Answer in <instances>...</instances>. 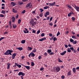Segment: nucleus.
<instances>
[{
	"mask_svg": "<svg viewBox=\"0 0 79 79\" xmlns=\"http://www.w3.org/2000/svg\"><path fill=\"white\" fill-rule=\"evenodd\" d=\"M1 13L5 14V13H6V12L5 11V10H2L1 11Z\"/></svg>",
	"mask_w": 79,
	"mask_h": 79,
	"instance_id": "obj_23",
	"label": "nucleus"
},
{
	"mask_svg": "<svg viewBox=\"0 0 79 79\" xmlns=\"http://www.w3.org/2000/svg\"><path fill=\"white\" fill-rule=\"evenodd\" d=\"M46 40V39L45 38H41V39H39V41L42 42V41H43V40Z\"/></svg>",
	"mask_w": 79,
	"mask_h": 79,
	"instance_id": "obj_16",
	"label": "nucleus"
},
{
	"mask_svg": "<svg viewBox=\"0 0 79 79\" xmlns=\"http://www.w3.org/2000/svg\"><path fill=\"white\" fill-rule=\"evenodd\" d=\"M16 56V53H14L12 55V59H15V56Z\"/></svg>",
	"mask_w": 79,
	"mask_h": 79,
	"instance_id": "obj_8",
	"label": "nucleus"
},
{
	"mask_svg": "<svg viewBox=\"0 0 79 79\" xmlns=\"http://www.w3.org/2000/svg\"><path fill=\"white\" fill-rule=\"evenodd\" d=\"M36 11V10H35L34 11H32V13H33V14H35V11Z\"/></svg>",
	"mask_w": 79,
	"mask_h": 79,
	"instance_id": "obj_47",
	"label": "nucleus"
},
{
	"mask_svg": "<svg viewBox=\"0 0 79 79\" xmlns=\"http://www.w3.org/2000/svg\"><path fill=\"white\" fill-rule=\"evenodd\" d=\"M70 49L72 50V51L74 53H76L77 51L76 49H74L73 47H71L70 48Z\"/></svg>",
	"mask_w": 79,
	"mask_h": 79,
	"instance_id": "obj_3",
	"label": "nucleus"
},
{
	"mask_svg": "<svg viewBox=\"0 0 79 79\" xmlns=\"http://www.w3.org/2000/svg\"><path fill=\"white\" fill-rule=\"evenodd\" d=\"M70 42L71 43H73L74 42V40L72 38H70Z\"/></svg>",
	"mask_w": 79,
	"mask_h": 79,
	"instance_id": "obj_33",
	"label": "nucleus"
},
{
	"mask_svg": "<svg viewBox=\"0 0 79 79\" xmlns=\"http://www.w3.org/2000/svg\"><path fill=\"white\" fill-rule=\"evenodd\" d=\"M72 38H73V39H76V36L75 35H73L72 37Z\"/></svg>",
	"mask_w": 79,
	"mask_h": 79,
	"instance_id": "obj_31",
	"label": "nucleus"
},
{
	"mask_svg": "<svg viewBox=\"0 0 79 79\" xmlns=\"http://www.w3.org/2000/svg\"><path fill=\"white\" fill-rule=\"evenodd\" d=\"M46 15H50V13L48 11L47 12H46Z\"/></svg>",
	"mask_w": 79,
	"mask_h": 79,
	"instance_id": "obj_40",
	"label": "nucleus"
},
{
	"mask_svg": "<svg viewBox=\"0 0 79 79\" xmlns=\"http://www.w3.org/2000/svg\"><path fill=\"white\" fill-rule=\"evenodd\" d=\"M64 75H62V76H61V78L62 79H64Z\"/></svg>",
	"mask_w": 79,
	"mask_h": 79,
	"instance_id": "obj_60",
	"label": "nucleus"
},
{
	"mask_svg": "<svg viewBox=\"0 0 79 79\" xmlns=\"http://www.w3.org/2000/svg\"><path fill=\"white\" fill-rule=\"evenodd\" d=\"M73 72L74 73L76 74V69L75 68H74V67L73 68Z\"/></svg>",
	"mask_w": 79,
	"mask_h": 79,
	"instance_id": "obj_15",
	"label": "nucleus"
},
{
	"mask_svg": "<svg viewBox=\"0 0 79 79\" xmlns=\"http://www.w3.org/2000/svg\"><path fill=\"white\" fill-rule=\"evenodd\" d=\"M31 57H34V56H35V54L33 53V52H31Z\"/></svg>",
	"mask_w": 79,
	"mask_h": 79,
	"instance_id": "obj_17",
	"label": "nucleus"
},
{
	"mask_svg": "<svg viewBox=\"0 0 79 79\" xmlns=\"http://www.w3.org/2000/svg\"><path fill=\"white\" fill-rule=\"evenodd\" d=\"M56 3V2H54L52 3H50V5L51 6H55V4Z\"/></svg>",
	"mask_w": 79,
	"mask_h": 79,
	"instance_id": "obj_10",
	"label": "nucleus"
},
{
	"mask_svg": "<svg viewBox=\"0 0 79 79\" xmlns=\"http://www.w3.org/2000/svg\"><path fill=\"white\" fill-rule=\"evenodd\" d=\"M9 51H10V53L11 55H12V54H11V53L13 52V50H9Z\"/></svg>",
	"mask_w": 79,
	"mask_h": 79,
	"instance_id": "obj_45",
	"label": "nucleus"
},
{
	"mask_svg": "<svg viewBox=\"0 0 79 79\" xmlns=\"http://www.w3.org/2000/svg\"><path fill=\"white\" fill-rule=\"evenodd\" d=\"M8 31H6V32H5L4 33V34H8Z\"/></svg>",
	"mask_w": 79,
	"mask_h": 79,
	"instance_id": "obj_57",
	"label": "nucleus"
},
{
	"mask_svg": "<svg viewBox=\"0 0 79 79\" xmlns=\"http://www.w3.org/2000/svg\"><path fill=\"white\" fill-rule=\"evenodd\" d=\"M25 42H26V40H22L21 42L22 44H25Z\"/></svg>",
	"mask_w": 79,
	"mask_h": 79,
	"instance_id": "obj_26",
	"label": "nucleus"
},
{
	"mask_svg": "<svg viewBox=\"0 0 79 79\" xmlns=\"http://www.w3.org/2000/svg\"><path fill=\"white\" fill-rule=\"evenodd\" d=\"M39 16H40V17H42V16H43V13H40Z\"/></svg>",
	"mask_w": 79,
	"mask_h": 79,
	"instance_id": "obj_36",
	"label": "nucleus"
},
{
	"mask_svg": "<svg viewBox=\"0 0 79 79\" xmlns=\"http://www.w3.org/2000/svg\"><path fill=\"white\" fill-rule=\"evenodd\" d=\"M25 68H26L28 70L30 69V67L29 66H26V65L24 66Z\"/></svg>",
	"mask_w": 79,
	"mask_h": 79,
	"instance_id": "obj_11",
	"label": "nucleus"
},
{
	"mask_svg": "<svg viewBox=\"0 0 79 79\" xmlns=\"http://www.w3.org/2000/svg\"><path fill=\"white\" fill-rule=\"evenodd\" d=\"M4 17V15L3 14H0V18H3Z\"/></svg>",
	"mask_w": 79,
	"mask_h": 79,
	"instance_id": "obj_35",
	"label": "nucleus"
},
{
	"mask_svg": "<svg viewBox=\"0 0 79 79\" xmlns=\"http://www.w3.org/2000/svg\"><path fill=\"white\" fill-rule=\"evenodd\" d=\"M44 10H46V9H47V8H48V7H47V6H46V7H44Z\"/></svg>",
	"mask_w": 79,
	"mask_h": 79,
	"instance_id": "obj_53",
	"label": "nucleus"
},
{
	"mask_svg": "<svg viewBox=\"0 0 79 79\" xmlns=\"http://www.w3.org/2000/svg\"><path fill=\"white\" fill-rule=\"evenodd\" d=\"M21 20L20 19H19L18 20V24H20V23H21Z\"/></svg>",
	"mask_w": 79,
	"mask_h": 79,
	"instance_id": "obj_37",
	"label": "nucleus"
},
{
	"mask_svg": "<svg viewBox=\"0 0 79 79\" xmlns=\"http://www.w3.org/2000/svg\"><path fill=\"white\" fill-rule=\"evenodd\" d=\"M66 6L69 8V9H71L72 8V7L71 6H70L69 5V4H67L66 5Z\"/></svg>",
	"mask_w": 79,
	"mask_h": 79,
	"instance_id": "obj_25",
	"label": "nucleus"
},
{
	"mask_svg": "<svg viewBox=\"0 0 79 79\" xmlns=\"http://www.w3.org/2000/svg\"><path fill=\"white\" fill-rule=\"evenodd\" d=\"M54 54V52H50V55H53Z\"/></svg>",
	"mask_w": 79,
	"mask_h": 79,
	"instance_id": "obj_52",
	"label": "nucleus"
},
{
	"mask_svg": "<svg viewBox=\"0 0 79 79\" xmlns=\"http://www.w3.org/2000/svg\"><path fill=\"white\" fill-rule=\"evenodd\" d=\"M40 30L38 31H37V34H39L40 33Z\"/></svg>",
	"mask_w": 79,
	"mask_h": 79,
	"instance_id": "obj_49",
	"label": "nucleus"
},
{
	"mask_svg": "<svg viewBox=\"0 0 79 79\" xmlns=\"http://www.w3.org/2000/svg\"><path fill=\"white\" fill-rule=\"evenodd\" d=\"M72 15V13L70 12L69 14H68V16L69 17H70Z\"/></svg>",
	"mask_w": 79,
	"mask_h": 79,
	"instance_id": "obj_34",
	"label": "nucleus"
},
{
	"mask_svg": "<svg viewBox=\"0 0 79 79\" xmlns=\"http://www.w3.org/2000/svg\"><path fill=\"white\" fill-rule=\"evenodd\" d=\"M4 55H11L10 50H8L6 51L5 53H4Z\"/></svg>",
	"mask_w": 79,
	"mask_h": 79,
	"instance_id": "obj_2",
	"label": "nucleus"
},
{
	"mask_svg": "<svg viewBox=\"0 0 79 79\" xmlns=\"http://www.w3.org/2000/svg\"><path fill=\"white\" fill-rule=\"evenodd\" d=\"M40 12L41 13H42V12H43L44 11V10H43L42 9L40 8Z\"/></svg>",
	"mask_w": 79,
	"mask_h": 79,
	"instance_id": "obj_39",
	"label": "nucleus"
},
{
	"mask_svg": "<svg viewBox=\"0 0 79 79\" xmlns=\"http://www.w3.org/2000/svg\"><path fill=\"white\" fill-rule=\"evenodd\" d=\"M45 36V34L44 33H42L41 34V37H44V36Z\"/></svg>",
	"mask_w": 79,
	"mask_h": 79,
	"instance_id": "obj_43",
	"label": "nucleus"
},
{
	"mask_svg": "<svg viewBox=\"0 0 79 79\" xmlns=\"http://www.w3.org/2000/svg\"><path fill=\"white\" fill-rule=\"evenodd\" d=\"M58 61L59 62H60V63L63 62V61L61 60H60V58H58Z\"/></svg>",
	"mask_w": 79,
	"mask_h": 79,
	"instance_id": "obj_30",
	"label": "nucleus"
},
{
	"mask_svg": "<svg viewBox=\"0 0 79 79\" xmlns=\"http://www.w3.org/2000/svg\"><path fill=\"white\" fill-rule=\"evenodd\" d=\"M32 50V47H28L27 50L28 51H31V50Z\"/></svg>",
	"mask_w": 79,
	"mask_h": 79,
	"instance_id": "obj_13",
	"label": "nucleus"
},
{
	"mask_svg": "<svg viewBox=\"0 0 79 79\" xmlns=\"http://www.w3.org/2000/svg\"><path fill=\"white\" fill-rule=\"evenodd\" d=\"M15 21V17H13L12 18V23H14Z\"/></svg>",
	"mask_w": 79,
	"mask_h": 79,
	"instance_id": "obj_12",
	"label": "nucleus"
},
{
	"mask_svg": "<svg viewBox=\"0 0 79 79\" xmlns=\"http://www.w3.org/2000/svg\"><path fill=\"white\" fill-rule=\"evenodd\" d=\"M13 28H16L17 27V25L16 24H13Z\"/></svg>",
	"mask_w": 79,
	"mask_h": 79,
	"instance_id": "obj_22",
	"label": "nucleus"
},
{
	"mask_svg": "<svg viewBox=\"0 0 79 79\" xmlns=\"http://www.w3.org/2000/svg\"><path fill=\"white\" fill-rule=\"evenodd\" d=\"M53 41L55 42L56 40H57V38H56V37H54L53 39Z\"/></svg>",
	"mask_w": 79,
	"mask_h": 79,
	"instance_id": "obj_32",
	"label": "nucleus"
},
{
	"mask_svg": "<svg viewBox=\"0 0 79 79\" xmlns=\"http://www.w3.org/2000/svg\"><path fill=\"white\" fill-rule=\"evenodd\" d=\"M76 9L77 11L79 12V7L78 6H76Z\"/></svg>",
	"mask_w": 79,
	"mask_h": 79,
	"instance_id": "obj_21",
	"label": "nucleus"
},
{
	"mask_svg": "<svg viewBox=\"0 0 79 79\" xmlns=\"http://www.w3.org/2000/svg\"><path fill=\"white\" fill-rule=\"evenodd\" d=\"M56 70L57 71V72H59L60 71V68L59 67H57L56 68Z\"/></svg>",
	"mask_w": 79,
	"mask_h": 79,
	"instance_id": "obj_4",
	"label": "nucleus"
},
{
	"mask_svg": "<svg viewBox=\"0 0 79 79\" xmlns=\"http://www.w3.org/2000/svg\"><path fill=\"white\" fill-rule=\"evenodd\" d=\"M41 58H42V56H39L38 57L39 59L40 60V59H41Z\"/></svg>",
	"mask_w": 79,
	"mask_h": 79,
	"instance_id": "obj_51",
	"label": "nucleus"
},
{
	"mask_svg": "<svg viewBox=\"0 0 79 79\" xmlns=\"http://www.w3.org/2000/svg\"><path fill=\"white\" fill-rule=\"evenodd\" d=\"M49 19H50V18L49 17H48L47 18L46 20H49Z\"/></svg>",
	"mask_w": 79,
	"mask_h": 79,
	"instance_id": "obj_61",
	"label": "nucleus"
},
{
	"mask_svg": "<svg viewBox=\"0 0 79 79\" xmlns=\"http://www.w3.org/2000/svg\"><path fill=\"white\" fill-rule=\"evenodd\" d=\"M12 11L13 13H17V10L13 8L12 9Z\"/></svg>",
	"mask_w": 79,
	"mask_h": 79,
	"instance_id": "obj_18",
	"label": "nucleus"
},
{
	"mask_svg": "<svg viewBox=\"0 0 79 79\" xmlns=\"http://www.w3.org/2000/svg\"><path fill=\"white\" fill-rule=\"evenodd\" d=\"M19 4L20 5H22L23 4V2H20L19 3Z\"/></svg>",
	"mask_w": 79,
	"mask_h": 79,
	"instance_id": "obj_55",
	"label": "nucleus"
},
{
	"mask_svg": "<svg viewBox=\"0 0 79 79\" xmlns=\"http://www.w3.org/2000/svg\"><path fill=\"white\" fill-rule=\"evenodd\" d=\"M26 13V10H24L23 11H22V14H24V13Z\"/></svg>",
	"mask_w": 79,
	"mask_h": 79,
	"instance_id": "obj_41",
	"label": "nucleus"
},
{
	"mask_svg": "<svg viewBox=\"0 0 79 79\" xmlns=\"http://www.w3.org/2000/svg\"><path fill=\"white\" fill-rule=\"evenodd\" d=\"M76 69L77 71H78V70H79V67H77V68H76Z\"/></svg>",
	"mask_w": 79,
	"mask_h": 79,
	"instance_id": "obj_59",
	"label": "nucleus"
},
{
	"mask_svg": "<svg viewBox=\"0 0 79 79\" xmlns=\"http://www.w3.org/2000/svg\"><path fill=\"white\" fill-rule=\"evenodd\" d=\"M7 69H8L10 67V66H11V64L10 63H8L7 64Z\"/></svg>",
	"mask_w": 79,
	"mask_h": 79,
	"instance_id": "obj_7",
	"label": "nucleus"
},
{
	"mask_svg": "<svg viewBox=\"0 0 79 79\" xmlns=\"http://www.w3.org/2000/svg\"><path fill=\"white\" fill-rule=\"evenodd\" d=\"M16 49H18L19 50H20V51H21L23 50V48L22 47L16 48Z\"/></svg>",
	"mask_w": 79,
	"mask_h": 79,
	"instance_id": "obj_9",
	"label": "nucleus"
},
{
	"mask_svg": "<svg viewBox=\"0 0 79 79\" xmlns=\"http://www.w3.org/2000/svg\"><path fill=\"white\" fill-rule=\"evenodd\" d=\"M31 4V2H29L27 4L26 6V7L27 8H28V7H29Z\"/></svg>",
	"mask_w": 79,
	"mask_h": 79,
	"instance_id": "obj_19",
	"label": "nucleus"
},
{
	"mask_svg": "<svg viewBox=\"0 0 79 79\" xmlns=\"http://www.w3.org/2000/svg\"><path fill=\"white\" fill-rule=\"evenodd\" d=\"M30 23H31V24L32 26H34V21H30Z\"/></svg>",
	"mask_w": 79,
	"mask_h": 79,
	"instance_id": "obj_27",
	"label": "nucleus"
},
{
	"mask_svg": "<svg viewBox=\"0 0 79 79\" xmlns=\"http://www.w3.org/2000/svg\"><path fill=\"white\" fill-rule=\"evenodd\" d=\"M17 67H18L19 68H21V65H19L17 63Z\"/></svg>",
	"mask_w": 79,
	"mask_h": 79,
	"instance_id": "obj_20",
	"label": "nucleus"
},
{
	"mask_svg": "<svg viewBox=\"0 0 79 79\" xmlns=\"http://www.w3.org/2000/svg\"><path fill=\"white\" fill-rule=\"evenodd\" d=\"M25 30H23V32L24 33H25V34H26V33H29V31L28 30H27V28H25Z\"/></svg>",
	"mask_w": 79,
	"mask_h": 79,
	"instance_id": "obj_5",
	"label": "nucleus"
},
{
	"mask_svg": "<svg viewBox=\"0 0 79 79\" xmlns=\"http://www.w3.org/2000/svg\"><path fill=\"white\" fill-rule=\"evenodd\" d=\"M44 69V68L43 67L41 68V69H40V71H42Z\"/></svg>",
	"mask_w": 79,
	"mask_h": 79,
	"instance_id": "obj_50",
	"label": "nucleus"
},
{
	"mask_svg": "<svg viewBox=\"0 0 79 79\" xmlns=\"http://www.w3.org/2000/svg\"><path fill=\"white\" fill-rule=\"evenodd\" d=\"M18 75H19V76H21V75H22L21 76V78L22 79H24L23 77L25 76V74L21 72H20L19 73Z\"/></svg>",
	"mask_w": 79,
	"mask_h": 79,
	"instance_id": "obj_1",
	"label": "nucleus"
},
{
	"mask_svg": "<svg viewBox=\"0 0 79 79\" xmlns=\"http://www.w3.org/2000/svg\"><path fill=\"white\" fill-rule=\"evenodd\" d=\"M71 75H72V74H71V70H70L69 71V72H68V73H67V76H70Z\"/></svg>",
	"mask_w": 79,
	"mask_h": 79,
	"instance_id": "obj_6",
	"label": "nucleus"
},
{
	"mask_svg": "<svg viewBox=\"0 0 79 79\" xmlns=\"http://www.w3.org/2000/svg\"><path fill=\"white\" fill-rule=\"evenodd\" d=\"M73 44H76L77 43V41L76 40H75L73 42Z\"/></svg>",
	"mask_w": 79,
	"mask_h": 79,
	"instance_id": "obj_42",
	"label": "nucleus"
},
{
	"mask_svg": "<svg viewBox=\"0 0 79 79\" xmlns=\"http://www.w3.org/2000/svg\"><path fill=\"white\" fill-rule=\"evenodd\" d=\"M53 25V24L52 22L50 23V25L52 26Z\"/></svg>",
	"mask_w": 79,
	"mask_h": 79,
	"instance_id": "obj_56",
	"label": "nucleus"
},
{
	"mask_svg": "<svg viewBox=\"0 0 79 79\" xmlns=\"http://www.w3.org/2000/svg\"><path fill=\"white\" fill-rule=\"evenodd\" d=\"M64 46H65V47L66 48H68V46L67 45V44H64Z\"/></svg>",
	"mask_w": 79,
	"mask_h": 79,
	"instance_id": "obj_62",
	"label": "nucleus"
},
{
	"mask_svg": "<svg viewBox=\"0 0 79 79\" xmlns=\"http://www.w3.org/2000/svg\"><path fill=\"white\" fill-rule=\"evenodd\" d=\"M68 46H69V47H72V45H70L69 44H69Z\"/></svg>",
	"mask_w": 79,
	"mask_h": 79,
	"instance_id": "obj_64",
	"label": "nucleus"
},
{
	"mask_svg": "<svg viewBox=\"0 0 79 79\" xmlns=\"http://www.w3.org/2000/svg\"><path fill=\"white\" fill-rule=\"evenodd\" d=\"M37 52L36 49H35V48H34L33 50L32 51V52L33 53H35V52Z\"/></svg>",
	"mask_w": 79,
	"mask_h": 79,
	"instance_id": "obj_29",
	"label": "nucleus"
},
{
	"mask_svg": "<svg viewBox=\"0 0 79 79\" xmlns=\"http://www.w3.org/2000/svg\"><path fill=\"white\" fill-rule=\"evenodd\" d=\"M34 62H31V66H34Z\"/></svg>",
	"mask_w": 79,
	"mask_h": 79,
	"instance_id": "obj_28",
	"label": "nucleus"
},
{
	"mask_svg": "<svg viewBox=\"0 0 79 79\" xmlns=\"http://www.w3.org/2000/svg\"><path fill=\"white\" fill-rule=\"evenodd\" d=\"M4 39V37H2L1 38H0V42L2 40H3V39Z\"/></svg>",
	"mask_w": 79,
	"mask_h": 79,
	"instance_id": "obj_44",
	"label": "nucleus"
},
{
	"mask_svg": "<svg viewBox=\"0 0 79 79\" xmlns=\"http://www.w3.org/2000/svg\"><path fill=\"white\" fill-rule=\"evenodd\" d=\"M71 19L73 21H74L75 20V18L73 17H72Z\"/></svg>",
	"mask_w": 79,
	"mask_h": 79,
	"instance_id": "obj_46",
	"label": "nucleus"
},
{
	"mask_svg": "<svg viewBox=\"0 0 79 79\" xmlns=\"http://www.w3.org/2000/svg\"><path fill=\"white\" fill-rule=\"evenodd\" d=\"M66 51H64L63 52H62L61 53V56H63L64 55V54L66 53Z\"/></svg>",
	"mask_w": 79,
	"mask_h": 79,
	"instance_id": "obj_14",
	"label": "nucleus"
},
{
	"mask_svg": "<svg viewBox=\"0 0 79 79\" xmlns=\"http://www.w3.org/2000/svg\"><path fill=\"white\" fill-rule=\"evenodd\" d=\"M16 66H17V63H15V65H14V67H16Z\"/></svg>",
	"mask_w": 79,
	"mask_h": 79,
	"instance_id": "obj_48",
	"label": "nucleus"
},
{
	"mask_svg": "<svg viewBox=\"0 0 79 79\" xmlns=\"http://www.w3.org/2000/svg\"><path fill=\"white\" fill-rule=\"evenodd\" d=\"M44 55H45V56H47V53L46 52H45Z\"/></svg>",
	"mask_w": 79,
	"mask_h": 79,
	"instance_id": "obj_63",
	"label": "nucleus"
},
{
	"mask_svg": "<svg viewBox=\"0 0 79 79\" xmlns=\"http://www.w3.org/2000/svg\"><path fill=\"white\" fill-rule=\"evenodd\" d=\"M68 52H71V49H68Z\"/></svg>",
	"mask_w": 79,
	"mask_h": 79,
	"instance_id": "obj_54",
	"label": "nucleus"
},
{
	"mask_svg": "<svg viewBox=\"0 0 79 79\" xmlns=\"http://www.w3.org/2000/svg\"><path fill=\"white\" fill-rule=\"evenodd\" d=\"M60 35V32H59V31H58V33L56 35V36H58Z\"/></svg>",
	"mask_w": 79,
	"mask_h": 79,
	"instance_id": "obj_38",
	"label": "nucleus"
},
{
	"mask_svg": "<svg viewBox=\"0 0 79 79\" xmlns=\"http://www.w3.org/2000/svg\"><path fill=\"white\" fill-rule=\"evenodd\" d=\"M32 33H35V30H33Z\"/></svg>",
	"mask_w": 79,
	"mask_h": 79,
	"instance_id": "obj_58",
	"label": "nucleus"
},
{
	"mask_svg": "<svg viewBox=\"0 0 79 79\" xmlns=\"http://www.w3.org/2000/svg\"><path fill=\"white\" fill-rule=\"evenodd\" d=\"M11 4L13 5V6H15L16 5V3L13 2H11Z\"/></svg>",
	"mask_w": 79,
	"mask_h": 79,
	"instance_id": "obj_24",
	"label": "nucleus"
}]
</instances>
